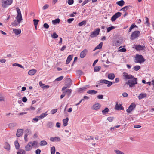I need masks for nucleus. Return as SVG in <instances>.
Instances as JSON below:
<instances>
[{
    "label": "nucleus",
    "instance_id": "f257e3e1",
    "mask_svg": "<svg viewBox=\"0 0 154 154\" xmlns=\"http://www.w3.org/2000/svg\"><path fill=\"white\" fill-rule=\"evenodd\" d=\"M115 82H112L106 79H102L99 80L98 82V84H107V86L109 87H110L113 83L118 82L119 81V78H116L115 79Z\"/></svg>",
    "mask_w": 154,
    "mask_h": 154
},
{
    "label": "nucleus",
    "instance_id": "f03ea898",
    "mask_svg": "<svg viewBox=\"0 0 154 154\" xmlns=\"http://www.w3.org/2000/svg\"><path fill=\"white\" fill-rule=\"evenodd\" d=\"M135 58L134 62L135 63H141L145 62L146 60V59L143 58V56L141 55L137 54L135 57Z\"/></svg>",
    "mask_w": 154,
    "mask_h": 154
},
{
    "label": "nucleus",
    "instance_id": "7ed1b4c3",
    "mask_svg": "<svg viewBox=\"0 0 154 154\" xmlns=\"http://www.w3.org/2000/svg\"><path fill=\"white\" fill-rule=\"evenodd\" d=\"M132 79V80H128L125 83V84L129 85V87L130 88L133 87L134 85L137 84V78L134 77Z\"/></svg>",
    "mask_w": 154,
    "mask_h": 154
},
{
    "label": "nucleus",
    "instance_id": "20e7f679",
    "mask_svg": "<svg viewBox=\"0 0 154 154\" xmlns=\"http://www.w3.org/2000/svg\"><path fill=\"white\" fill-rule=\"evenodd\" d=\"M72 84L71 80L70 78H67L66 79V80L65 82V86L63 87L62 89V91H63L66 88H69Z\"/></svg>",
    "mask_w": 154,
    "mask_h": 154
},
{
    "label": "nucleus",
    "instance_id": "39448f33",
    "mask_svg": "<svg viewBox=\"0 0 154 154\" xmlns=\"http://www.w3.org/2000/svg\"><path fill=\"white\" fill-rule=\"evenodd\" d=\"M140 32L138 30L134 31L132 32L130 37L131 40H134L140 36Z\"/></svg>",
    "mask_w": 154,
    "mask_h": 154
},
{
    "label": "nucleus",
    "instance_id": "423d86ee",
    "mask_svg": "<svg viewBox=\"0 0 154 154\" xmlns=\"http://www.w3.org/2000/svg\"><path fill=\"white\" fill-rule=\"evenodd\" d=\"M12 2V0H2V6L4 8H6L7 6L11 5Z\"/></svg>",
    "mask_w": 154,
    "mask_h": 154
},
{
    "label": "nucleus",
    "instance_id": "0eeeda50",
    "mask_svg": "<svg viewBox=\"0 0 154 154\" xmlns=\"http://www.w3.org/2000/svg\"><path fill=\"white\" fill-rule=\"evenodd\" d=\"M16 10L17 12V15L16 17L17 21L19 23H20L21 21L22 20L20 10L18 8H16Z\"/></svg>",
    "mask_w": 154,
    "mask_h": 154
},
{
    "label": "nucleus",
    "instance_id": "6e6552de",
    "mask_svg": "<svg viewBox=\"0 0 154 154\" xmlns=\"http://www.w3.org/2000/svg\"><path fill=\"white\" fill-rule=\"evenodd\" d=\"M100 29L99 28H97L95 29L93 32L91 33V35L90 36L92 38L95 37L97 36L99 34Z\"/></svg>",
    "mask_w": 154,
    "mask_h": 154
},
{
    "label": "nucleus",
    "instance_id": "1a4fd4ad",
    "mask_svg": "<svg viewBox=\"0 0 154 154\" xmlns=\"http://www.w3.org/2000/svg\"><path fill=\"white\" fill-rule=\"evenodd\" d=\"M136 106V105L135 103H133L129 106L128 108L126 110L127 113H130L131 111L134 110Z\"/></svg>",
    "mask_w": 154,
    "mask_h": 154
},
{
    "label": "nucleus",
    "instance_id": "9d476101",
    "mask_svg": "<svg viewBox=\"0 0 154 154\" xmlns=\"http://www.w3.org/2000/svg\"><path fill=\"white\" fill-rule=\"evenodd\" d=\"M122 14L119 12H118L117 13H116L111 17V21L112 22L115 21L117 18L121 16Z\"/></svg>",
    "mask_w": 154,
    "mask_h": 154
},
{
    "label": "nucleus",
    "instance_id": "9b49d317",
    "mask_svg": "<svg viewBox=\"0 0 154 154\" xmlns=\"http://www.w3.org/2000/svg\"><path fill=\"white\" fill-rule=\"evenodd\" d=\"M134 47H133V48L135 49L137 51H142L144 50V48H145L144 45H134Z\"/></svg>",
    "mask_w": 154,
    "mask_h": 154
},
{
    "label": "nucleus",
    "instance_id": "f8f14e48",
    "mask_svg": "<svg viewBox=\"0 0 154 154\" xmlns=\"http://www.w3.org/2000/svg\"><path fill=\"white\" fill-rule=\"evenodd\" d=\"M115 108L116 110L118 111L123 110L124 109V107L122 106V104H118V103L116 104Z\"/></svg>",
    "mask_w": 154,
    "mask_h": 154
},
{
    "label": "nucleus",
    "instance_id": "ddd939ff",
    "mask_svg": "<svg viewBox=\"0 0 154 154\" xmlns=\"http://www.w3.org/2000/svg\"><path fill=\"white\" fill-rule=\"evenodd\" d=\"M101 106L100 103H95L92 107L91 109L93 110H97L100 109Z\"/></svg>",
    "mask_w": 154,
    "mask_h": 154
},
{
    "label": "nucleus",
    "instance_id": "4468645a",
    "mask_svg": "<svg viewBox=\"0 0 154 154\" xmlns=\"http://www.w3.org/2000/svg\"><path fill=\"white\" fill-rule=\"evenodd\" d=\"M123 76L125 79H131L134 77V76L131 74H128L126 72H124L123 73Z\"/></svg>",
    "mask_w": 154,
    "mask_h": 154
},
{
    "label": "nucleus",
    "instance_id": "2eb2a0df",
    "mask_svg": "<svg viewBox=\"0 0 154 154\" xmlns=\"http://www.w3.org/2000/svg\"><path fill=\"white\" fill-rule=\"evenodd\" d=\"M23 134V130L22 129H19L17 130L16 135L17 137H19L21 136Z\"/></svg>",
    "mask_w": 154,
    "mask_h": 154
},
{
    "label": "nucleus",
    "instance_id": "dca6fc26",
    "mask_svg": "<svg viewBox=\"0 0 154 154\" xmlns=\"http://www.w3.org/2000/svg\"><path fill=\"white\" fill-rule=\"evenodd\" d=\"M88 52V50L86 49H85L82 51L80 53V57L81 58H84L86 55V54Z\"/></svg>",
    "mask_w": 154,
    "mask_h": 154
},
{
    "label": "nucleus",
    "instance_id": "f3484780",
    "mask_svg": "<svg viewBox=\"0 0 154 154\" xmlns=\"http://www.w3.org/2000/svg\"><path fill=\"white\" fill-rule=\"evenodd\" d=\"M32 144V142H29L28 144L25 146V150L26 151H29L32 148L31 147V144Z\"/></svg>",
    "mask_w": 154,
    "mask_h": 154
},
{
    "label": "nucleus",
    "instance_id": "a211bd4d",
    "mask_svg": "<svg viewBox=\"0 0 154 154\" xmlns=\"http://www.w3.org/2000/svg\"><path fill=\"white\" fill-rule=\"evenodd\" d=\"M50 140L52 142H60L61 139L59 137H51L50 138Z\"/></svg>",
    "mask_w": 154,
    "mask_h": 154
},
{
    "label": "nucleus",
    "instance_id": "6ab92c4d",
    "mask_svg": "<svg viewBox=\"0 0 154 154\" xmlns=\"http://www.w3.org/2000/svg\"><path fill=\"white\" fill-rule=\"evenodd\" d=\"M73 57V55H69L67 57L66 63V64H69L70 61L72 60Z\"/></svg>",
    "mask_w": 154,
    "mask_h": 154
},
{
    "label": "nucleus",
    "instance_id": "aec40b11",
    "mask_svg": "<svg viewBox=\"0 0 154 154\" xmlns=\"http://www.w3.org/2000/svg\"><path fill=\"white\" fill-rule=\"evenodd\" d=\"M13 31L16 35H18L19 34H20L21 32V29H13Z\"/></svg>",
    "mask_w": 154,
    "mask_h": 154
},
{
    "label": "nucleus",
    "instance_id": "412c9836",
    "mask_svg": "<svg viewBox=\"0 0 154 154\" xmlns=\"http://www.w3.org/2000/svg\"><path fill=\"white\" fill-rule=\"evenodd\" d=\"M37 72V70L35 69H32L28 72V74L30 75H32L35 74Z\"/></svg>",
    "mask_w": 154,
    "mask_h": 154
},
{
    "label": "nucleus",
    "instance_id": "4be33fe9",
    "mask_svg": "<svg viewBox=\"0 0 154 154\" xmlns=\"http://www.w3.org/2000/svg\"><path fill=\"white\" fill-rule=\"evenodd\" d=\"M146 93H142L139 94L138 96V98L139 100H141L144 97H146Z\"/></svg>",
    "mask_w": 154,
    "mask_h": 154
},
{
    "label": "nucleus",
    "instance_id": "5701e85b",
    "mask_svg": "<svg viewBox=\"0 0 154 154\" xmlns=\"http://www.w3.org/2000/svg\"><path fill=\"white\" fill-rule=\"evenodd\" d=\"M69 121V118L66 117V119H63V125L64 126H66L68 125V122Z\"/></svg>",
    "mask_w": 154,
    "mask_h": 154
},
{
    "label": "nucleus",
    "instance_id": "b1692460",
    "mask_svg": "<svg viewBox=\"0 0 154 154\" xmlns=\"http://www.w3.org/2000/svg\"><path fill=\"white\" fill-rule=\"evenodd\" d=\"M125 2L123 0H121L117 2L116 4L122 7L125 4Z\"/></svg>",
    "mask_w": 154,
    "mask_h": 154
},
{
    "label": "nucleus",
    "instance_id": "393cba45",
    "mask_svg": "<svg viewBox=\"0 0 154 154\" xmlns=\"http://www.w3.org/2000/svg\"><path fill=\"white\" fill-rule=\"evenodd\" d=\"M132 7L131 5H128L125 6L124 7L122 8L120 11L122 10L124 12H126V11L129 8H132Z\"/></svg>",
    "mask_w": 154,
    "mask_h": 154
},
{
    "label": "nucleus",
    "instance_id": "a878e982",
    "mask_svg": "<svg viewBox=\"0 0 154 154\" xmlns=\"http://www.w3.org/2000/svg\"><path fill=\"white\" fill-rule=\"evenodd\" d=\"M87 93L89 94L92 95L96 94L97 92L95 90H91L88 91H87Z\"/></svg>",
    "mask_w": 154,
    "mask_h": 154
},
{
    "label": "nucleus",
    "instance_id": "bb28decb",
    "mask_svg": "<svg viewBox=\"0 0 154 154\" xmlns=\"http://www.w3.org/2000/svg\"><path fill=\"white\" fill-rule=\"evenodd\" d=\"M47 115V112L45 113H42L40 116H37V117H38L39 118V119H42L44 117L46 116Z\"/></svg>",
    "mask_w": 154,
    "mask_h": 154
},
{
    "label": "nucleus",
    "instance_id": "cd10ccee",
    "mask_svg": "<svg viewBox=\"0 0 154 154\" xmlns=\"http://www.w3.org/2000/svg\"><path fill=\"white\" fill-rule=\"evenodd\" d=\"M60 21V20L59 18H57L54 20L52 21V23L54 25H56Z\"/></svg>",
    "mask_w": 154,
    "mask_h": 154
},
{
    "label": "nucleus",
    "instance_id": "c85d7f7f",
    "mask_svg": "<svg viewBox=\"0 0 154 154\" xmlns=\"http://www.w3.org/2000/svg\"><path fill=\"white\" fill-rule=\"evenodd\" d=\"M108 77L109 79L112 80L115 78V75L114 73H110L108 74Z\"/></svg>",
    "mask_w": 154,
    "mask_h": 154
},
{
    "label": "nucleus",
    "instance_id": "c756f323",
    "mask_svg": "<svg viewBox=\"0 0 154 154\" xmlns=\"http://www.w3.org/2000/svg\"><path fill=\"white\" fill-rule=\"evenodd\" d=\"M20 23L15 20L14 22H12L11 24L13 26H19Z\"/></svg>",
    "mask_w": 154,
    "mask_h": 154
},
{
    "label": "nucleus",
    "instance_id": "7c9ffc66",
    "mask_svg": "<svg viewBox=\"0 0 154 154\" xmlns=\"http://www.w3.org/2000/svg\"><path fill=\"white\" fill-rule=\"evenodd\" d=\"M14 145L15 146V148L16 149L18 150L19 149L20 145L18 143L17 140H16L14 142Z\"/></svg>",
    "mask_w": 154,
    "mask_h": 154
},
{
    "label": "nucleus",
    "instance_id": "2f4dec72",
    "mask_svg": "<svg viewBox=\"0 0 154 154\" xmlns=\"http://www.w3.org/2000/svg\"><path fill=\"white\" fill-rule=\"evenodd\" d=\"M17 125V124L15 122H13L10 123L9 124V127L11 128H13L14 127L16 126Z\"/></svg>",
    "mask_w": 154,
    "mask_h": 154
},
{
    "label": "nucleus",
    "instance_id": "473e14b6",
    "mask_svg": "<svg viewBox=\"0 0 154 154\" xmlns=\"http://www.w3.org/2000/svg\"><path fill=\"white\" fill-rule=\"evenodd\" d=\"M86 23H87V20H84L83 21H82L79 23H78V25L79 26H81L83 25H85L86 24Z\"/></svg>",
    "mask_w": 154,
    "mask_h": 154
},
{
    "label": "nucleus",
    "instance_id": "72a5a7b5",
    "mask_svg": "<svg viewBox=\"0 0 154 154\" xmlns=\"http://www.w3.org/2000/svg\"><path fill=\"white\" fill-rule=\"evenodd\" d=\"M39 21V20L38 19H34L33 20L34 25L36 29H37V25Z\"/></svg>",
    "mask_w": 154,
    "mask_h": 154
},
{
    "label": "nucleus",
    "instance_id": "f704fd0d",
    "mask_svg": "<svg viewBox=\"0 0 154 154\" xmlns=\"http://www.w3.org/2000/svg\"><path fill=\"white\" fill-rule=\"evenodd\" d=\"M103 42H101L99 45H98L96 47H95L94 50L100 49L102 48L103 45Z\"/></svg>",
    "mask_w": 154,
    "mask_h": 154
},
{
    "label": "nucleus",
    "instance_id": "c9c22d12",
    "mask_svg": "<svg viewBox=\"0 0 154 154\" xmlns=\"http://www.w3.org/2000/svg\"><path fill=\"white\" fill-rule=\"evenodd\" d=\"M72 91V90L70 89H68L66 90V94L68 95V97H69L70 96Z\"/></svg>",
    "mask_w": 154,
    "mask_h": 154
},
{
    "label": "nucleus",
    "instance_id": "e433bc0d",
    "mask_svg": "<svg viewBox=\"0 0 154 154\" xmlns=\"http://www.w3.org/2000/svg\"><path fill=\"white\" fill-rule=\"evenodd\" d=\"M109 109L107 107H106L102 111V113L103 114H106L108 112Z\"/></svg>",
    "mask_w": 154,
    "mask_h": 154
},
{
    "label": "nucleus",
    "instance_id": "4c0bfd02",
    "mask_svg": "<svg viewBox=\"0 0 154 154\" xmlns=\"http://www.w3.org/2000/svg\"><path fill=\"white\" fill-rule=\"evenodd\" d=\"M137 26L135 25L134 23L132 24L129 29V32H131V30L135 27H137Z\"/></svg>",
    "mask_w": 154,
    "mask_h": 154
},
{
    "label": "nucleus",
    "instance_id": "58836bf2",
    "mask_svg": "<svg viewBox=\"0 0 154 154\" xmlns=\"http://www.w3.org/2000/svg\"><path fill=\"white\" fill-rule=\"evenodd\" d=\"M47 143L45 140H42L41 141L40 143V145L41 146H43L47 144Z\"/></svg>",
    "mask_w": 154,
    "mask_h": 154
},
{
    "label": "nucleus",
    "instance_id": "ea45409f",
    "mask_svg": "<svg viewBox=\"0 0 154 154\" xmlns=\"http://www.w3.org/2000/svg\"><path fill=\"white\" fill-rule=\"evenodd\" d=\"M12 66H18L21 68L24 69L23 67L21 65L18 63H14L13 64Z\"/></svg>",
    "mask_w": 154,
    "mask_h": 154
},
{
    "label": "nucleus",
    "instance_id": "a19ab883",
    "mask_svg": "<svg viewBox=\"0 0 154 154\" xmlns=\"http://www.w3.org/2000/svg\"><path fill=\"white\" fill-rule=\"evenodd\" d=\"M51 37L54 39H56L58 38V35L55 32H54L53 34L51 35Z\"/></svg>",
    "mask_w": 154,
    "mask_h": 154
},
{
    "label": "nucleus",
    "instance_id": "79ce46f5",
    "mask_svg": "<svg viewBox=\"0 0 154 154\" xmlns=\"http://www.w3.org/2000/svg\"><path fill=\"white\" fill-rule=\"evenodd\" d=\"M101 69L100 66H96L94 68V72H97L99 71Z\"/></svg>",
    "mask_w": 154,
    "mask_h": 154
},
{
    "label": "nucleus",
    "instance_id": "37998d69",
    "mask_svg": "<svg viewBox=\"0 0 154 154\" xmlns=\"http://www.w3.org/2000/svg\"><path fill=\"white\" fill-rule=\"evenodd\" d=\"M6 146L5 148L8 150L9 151L10 149V144L7 142L6 143Z\"/></svg>",
    "mask_w": 154,
    "mask_h": 154
},
{
    "label": "nucleus",
    "instance_id": "c03bdc74",
    "mask_svg": "<svg viewBox=\"0 0 154 154\" xmlns=\"http://www.w3.org/2000/svg\"><path fill=\"white\" fill-rule=\"evenodd\" d=\"M47 126L49 128H51L53 126V123L52 122H48L47 124Z\"/></svg>",
    "mask_w": 154,
    "mask_h": 154
},
{
    "label": "nucleus",
    "instance_id": "a18cd8bd",
    "mask_svg": "<svg viewBox=\"0 0 154 154\" xmlns=\"http://www.w3.org/2000/svg\"><path fill=\"white\" fill-rule=\"evenodd\" d=\"M115 28V27L113 26H112L110 27H109L107 28V32H110L111 30H112L113 29H114Z\"/></svg>",
    "mask_w": 154,
    "mask_h": 154
},
{
    "label": "nucleus",
    "instance_id": "49530a36",
    "mask_svg": "<svg viewBox=\"0 0 154 154\" xmlns=\"http://www.w3.org/2000/svg\"><path fill=\"white\" fill-rule=\"evenodd\" d=\"M51 154H55V148L54 146L52 147L51 149Z\"/></svg>",
    "mask_w": 154,
    "mask_h": 154
},
{
    "label": "nucleus",
    "instance_id": "de8ad7c7",
    "mask_svg": "<svg viewBox=\"0 0 154 154\" xmlns=\"http://www.w3.org/2000/svg\"><path fill=\"white\" fill-rule=\"evenodd\" d=\"M134 68L135 71H137L140 69V66L137 65L134 66Z\"/></svg>",
    "mask_w": 154,
    "mask_h": 154
},
{
    "label": "nucleus",
    "instance_id": "09e8293b",
    "mask_svg": "<svg viewBox=\"0 0 154 154\" xmlns=\"http://www.w3.org/2000/svg\"><path fill=\"white\" fill-rule=\"evenodd\" d=\"M114 152L115 153H116L117 154H124V153L123 152L118 150H115Z\"/></svg>",
    "mask_w": 154,
    "mask_h": 154
},
{
    "label": "nucleus",
    "instance_id": "8fccbe9b",
    "mask_svg": "<svg viewBox=\"0 0 154 154\" xmlns=\"http://www.w3.org/2000/svg\"><path fill=\"white\" fill-rule=\"evenodd\" d=\"M25 132L28 135L30 134L31 133V131L29 129H26L25 130Z\"/></svg>",
    "mask_w": 154,
    "mask_h": 154
},
{
    "label": "nucleus",
    "instance_id": "3c124183",
    "mask_svg": "<svg viewBox=\"0 0 154 154\" xmlns=\"http://www.w3.org/2000/svg\"><path fill=\"white\" fill-rule=\"evenodd\" d=\"M86 89V88L84 87L80 88H79L78 90V92H81L82 91H84Z\"/></svg>",
    "mask_w": 154,
    "mask_h": 154
},
{
    "label": "nucleus",
    "instance_id": "603ef678",
    "mask_svg": "<svg viewBox=\"0 0 154 154\" xmlns=\"http://www.w3.org/2000/svg\"><path fill=\"white\" fill-rule=\"evenodd\" d=\"M114 119V117H109L107 118V119L109 122H112L113 121Z\"/></svg>",
    "mask_w": 154,
    "mask_h": 154
},
{
    "label": "nucleus",
    "instance_id": "864d4df0",
    "mask_svg": "<svg viewBox=\"0 0 154 154\" xmlns=\"http://www.w3.org/2000/svg\"><path fill=\"white\" fill-rule=\"evenodd\" d=\"M63 77H64L63 76H60L56 78L55 80V81H60L63 79Z\"/></svg>",
    "mask_w": 154,
    "mask_h": 154
},
{
    "label": "nucleus",
    "instance_id": "5fc2aeb1",
    "mask_svg": "<svg viewBox=\"0 0 154 154\" xmlns=\"http://www.w3.org/2000/svg\"><path fill=\"white\" fill-rule=\"evenodd\" d=\"M68 4L69 5H71L73 4L74 2V0H68Z\"/></svg>",
    "mask_w": 154,
    "mask_h": 154
},
{
    "label": "nucleus",
    "instance_id": "6e6d98bb",
    "mask_svg": "<svg viewBox=\"0 0 154 154\" xmlns=\"http://www.w3.org/2000/svg\"><path fill=\"white\" fill-rule=\"evenodd\" d=\"M76 72L79 75H82L83 74V72L80 70L77 71Z\"/></svg>",
    "mask_w": 154,
    "mask_h": 154
},
{
    "label": "nucleus",
    "instance_id": "4d7b16f0",
    "mask_svg": "<svg viewBox=\"0 0 154 154\" xmlns=\"http://www.w3.org/2000/svg\"><path fill=\"white\" fill-rule=\"evenodd\" d=\"M74 20V18H69L67 20V22L69 23H71V22Z\"/></svg>",
    "mask_w": 154,
    "mask_h": 154
},
{
    "label": "nucleus",
    "instance_id": "13d9d810",
    "mask_svg": "<svg viewBox=\"0 0 154 154\" xmlns=\"http://www.w3.org/2000/svg\"><path fill=\"white\" fill-rule=\"evenodd\" d=\"M43 27L45 29H48L49 27V25L47 23H45L43 25Z\"/></svg>",
    "mask_w": 154,
    "mask_h": 154
},
{
    "label": "nucleus",
    "instance_id": "bf43d9fd",
    "mask_svg": "<svg viewBox=\"0 0 154 154\" xmlns=\"http://www.w3.org/2000/svg\"><path fill=\"white\" fill-rule=\"evenodd\" d=\"M57 111V110L56 109H53L51 110V113L53 114H54L56 113Z\"/></svg>",
    "mask_w": 154,
    "mask_h": 154
},
{
    "label": "nucleus",
    "instance_id": "052dcab7",
    "mask_svg": "<svg viewBox=\"0 0 154 154\" xmlns=\"http://www.w3.org/2000/svg\"><path fill=\"white\" fill-rule=\"evenodd\" d=\"M119 51L121 52H125L127 51V50L126 48H122L119 50Z\"/></svg>",
    "mask_w": 154,
    "mask_h": 154
},
{
    "label": "nucleus",
    "instance_id": "680f3d73",
    "mask_svg": "<svg viewBox=\"0 0 154 154\" xmlns=\"http://www.w3.org/2000/svg\"><path fill=\"white\" fill-rule=\"evenodd\" d=\"M49 7V5L48 4H45V5L43 7L42 9L43 10H45L46 9L48 8Z\"/></svg>",
    "mask_w": 154,
    "mask_h": 154
},
{
    "label": "nucleus",
    "instance_id": "e2e57ef3",
    "mask_svg": "<svg viewBox=\"0 0 154 154\" xmlns=\"http://www.w3.org/2000/svg\"><path fill=\"white\" fill-rule=\"evenodd\" d=\"M38 143L36 141H34L33 143H32V146H34L37 145Z\"/></svg>",
    "mask_w": 154,
    "mask_h": 154
},
{
    "label": "nucleus",
    "instance_id": "0e129e2a",
    "mask_svg": "<svg viewBox=\"0 0 154 154\" xmlns=\"http://www.w3.org/2000/svg\"><path fill=\"white\" fill-rule=\"evenodd\" d=\"M146 21L145 23H146L147 24V26H149V25L150 23L149 22V19L147 17H146Z\"/></svg>",
    "mask_w": 154,
    "mask_h": 154
},
{
    "label": "nucleus",
    "instance_id": "69168bd1",
    "mask_svg": "<svg viewBox=\"0 0 154 154\" xmlns=\"http://www.w3.org/2000/svg\"><path fill=\"white\" fill-rule=\"evenodd\" d=\"M22 100L24 102H26L27 101V99L26 97H23L22 99Z\"/></svg>",
    "mask_w": 154,
    "mask_h": 154
},
{
    "label": "nucleus",
    "instance_id": "338daca9",
    "mask_svg": "<svg viewBox=\"0 0 154 154\" xmlns=\"http://www.w3.org/2000/svg\"><path fill=\"white\" fill-rule=\"evenodd\" d=\"M103 95H99L97 97V98L99 99H103Z\"/></svg>",
    "mask_w": 154,
    "mask_h": 154
},
{
    "label": "nucleus",
    "instance_id": "774afa93",
    "mask_svg": "<svg viewBox=\"0 0 154 154\" xmlns=\"http://www.w3.org/2000/svg\"><path fill=\"white\" fill-rule=\"evenodd\" d=\"M41 150L40 149H37L35 151L36 154H40Z\"/></svg>",
    "mask_w": 154,
    "mask_h": 154
}]
</instances>
